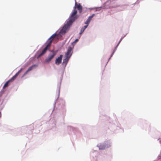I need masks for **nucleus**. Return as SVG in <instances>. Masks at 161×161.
Masks as SVG:
<instances>
[{"label":"nucleus","mask_w":161,"mask_h":161,"mask_svg":"<svg viewBox=\"0 0 161 161\" xmlns=\"http://www.w3.org/2000/svg\"><path fill=\"white\" fill-rule=\"evenodd\" d=\"M94 15V14H93L91 16H90L86 20V21L85 23V24H86V25H87V26H88V25L89 24L90 21L92 20V18H93V17Z\"/></svg>","instance_id":"423d86ee"},{"label":"nucleus","mask_w":161,"mask_h":161,"mask_svg":"<svg viewBox=\"0 0 161 161\" xmlns=\"http://www.w3.org/2000/svg\"><path fill=\"white\" fill-rule=\"evenodd\" d=\"M78 39H76V40H75V41L74 42H73V43H73H73H76L77 42H78Z\"/></svg>","instance_id":"f8f14e48"},{"label":"nucleus","mask_w":161,"mask_h":161,"mask_svg":"<svg viewBox=\"0 0 161 161\" xmlns=\"http://www.w3.org/2000/svg\"><path fill=\"white\" fill-rule=\"evenodd\" d=\"M23 70L22 68H21L19 70L13 77H12L10 79L7 81L4 84L3 86V88H5V87L8 86V83L10 82H13L14 81L16 78L17 76L19 75L20 73L22 70Z\"/></svg>","instance_id":"7ed1b4c3"},{"label":"nucleus","mask_w":161,"mask_h":161,"mask_svg":"<svg viewBox=\"0 0 161 161\" xmlns=\"http://www.w3.org/2000/svg\"><path fill=\"white\" fill-rule=\"evenodd\" d=\"M63 58V55H60L59 57L56 59L55 61V63L57 65H59L61 63L62 60Z\"/></svg>","instance_id":"39448f33"},{"label":"nucleus","mask_w":161,"mask_h":161,"mask_svg":"<svg viewBox=\"0 0 161 161\" xmlns=\"http://www.w3.org/2000/svg\"><path fill=\"white\" fill-rule=\"evenodd\" d=\"M115 6H110L108 7V8H113V7H115Z\"/></svg>","instance_id":"4468645a"},{"label":"nucleus","mask_w":161,"mask_h":161,"mask_svg":"<svg viewBox=\"0 0 161 161\" xmlns=\"http://www.w3.org/2000/svg\"><path fill=\"white\" fill-rule=\"evenodd\" d=\"M1 112H0V117L1 116Z\"/></svg>","instance_id":"2eb2a0df"},{"label":"nucleus","mask_w":161,"mask_h":161,"mask_svg":"<svg viewBox=\"0 0 161 161\" xmlns=\"http://www.w3.org/2000/svg\"><path fill=\"white\" fill-rule=\"evenodd\" d=\"M87 25H86L84 26L83 27H82L81 29L80 34H81L82 33L85 31V29L87 27Z\"/></svg>","instance_id":"9d476101"},{"label":"nucleus","mask_w":161,"mask_h":161,"mask_svg":"<svg viewBox=\"0 0 161 161\" xmlns=\"http://www.w3.org/2000/svg\"><path fill=\"white\" fill-rule=\"evenodd\" d=\"M73 48L71 47H69L68 48L67 51L65 54V57L70 58L72 55V51Z\"/></svg>","instance_id":"20e7f679"},{"label":"nucleus","mask_w":161,"mask_h":161,"mask_svg":"<svg viewBox=\"0 0 161 161\" xmlns=\"http://www.w3.org/2000/svg\"><path fill=\"white\" fill-rule=\"evenodd\" d=\"M55 55V54H53L51 55H49L48 56V58L46 59V62H48L50 61L51 60V59L54 57Z\"/></svg>","instance_id":"0eeeda50"},{"label":"nucleus","mask_w":161,"mask_h":161,"mask_svg":"<svg viewBox=\"0 0 161 161\" xmlns=\"http://www.w3.org/2000/svg\"><path fill=\"white\" fill-rule=\"evenodd\" d=\"M35 66V65H32V66L30 67L26 71V72L24 74L23 77L25 75H26L27 73L29 72L32 69H33L34 67Z\"/></svg>","instance_id":"6e6552de"},{"label":"nucleus","mask_w":161,"mask_h":161,"mask_svg":"<svg viewBox=\"0 0 161 161\" xmlns=\"http://www.w3.org/2000/svg\"><path fill=\"white\" fill-rule=\"evenodd\" d=\"M57 36V35L55 33L53 35L48 39V41H47V42H48L47 45L44 48L42 51L37 56L38 58H39L41 56H42L46 53L48 49L50 47L51 45L52 42L53 40L54 39L56 38Z\"/></svg>","instance_id":"f03ea898"},{"label":"nucleus","mask_w":161,"mask_h":161,"mask_svg":"<svg viewBox=\"0 0 161 161\" xmlns=\"http://www.w3.org/2000/svg\"><path fill=\"white\" fill-rule=\"evenodd\" d=\"M77 8L80 13H81L82 11V7L80 3L77 4L76 2L75 6L74 7V9L70 17L68 19V21L67 24L64 25L60 32L62 33H65L69 28V26L72 24L79 17L78 15L77 14V11L76 9Z\"/></svg>","instance_id":"f257e3e1"},{"label":"nucleus","mask_w":161,"mask_h":161,"mask_svg":"<svg viewBox=\"0 0 161 161\" xmlns=\"http://www.w3.org/2000/svg\"><path fill=\"white\" fill-rule=\"evenodd\" d=\"M69 58L65 57V58H64L63 61V64H66L69 61Z\"/></svg>","instance_id":"1a4fd4ad"},{"label":"nucleus","mask_w":161,"mask_h":161,"mask_svg":"<svg viewBox=\"0 0 161 161\" xmlns=\"http://www.w3.org/2000/svg\"><path fill=\"white\" fill-rule=\"evenodd\" d=\"M111 3V1L110 0L108 1L106 3V4H108Z\"/></svg>","instance_id":"9b49d317"},{"label":"nucleus","mask_w":161,"mask_h":161,"mask_svg":"<svg viewBox=\"0 0 161 161\" xmlns=\"http://www.w3.org/2000/svg\"><path fill=\"white\" fill-rule=\"evenodd\" d=\"M122 38L121 37V38L120 39V41H119V42L118 43L117 46H118V45L119 44V43H120L121 41H122Z\"/></svg>","instance_id":"ddd939ff"}]
</instances>
